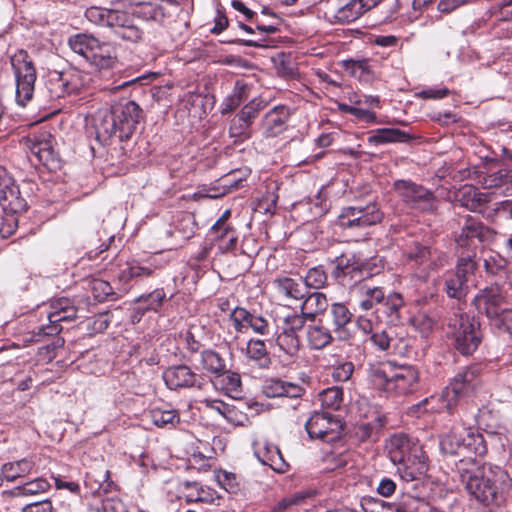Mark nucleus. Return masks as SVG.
Listing matches in <instances>:
<instances>
[{
    "label": "nucleus",
    "mask_w": 512,
    "mask_h": 512,
    "mask_svg": "<svg viewBox=\"0 0 512 512\" xmlns=\"http://www.w3.org/2000/svg\"><path fill=\"white\" fill-rule=\"evenodd\" d=\"M459 480L468 495L478 503L498 504L512 487V479L503 468L480 463L475 458L460 459L456 463Z\"/></svg>",
    "instance_id": "obj_1"
},
{
    "label": "nucleus",
    "mask_w": 512,
    "mask_h": 512,
    "mask_svg": "<svg viewBox=\"0 0 512 512\" xmlns=\"http://www.w3.org/2000/svg\"><path fill=\"white\" fill-rule=\"evenodd\" d=\"M142 118L143 110L135 101L121 99L112 104L109 112L96 122V139L104 146L116 140L127 141L136 132Z\"/></svg>",
    "instance_id": "obj_2"
},
{
    "label": "nucleus",
    "mask_w": 512,
    "mask_h": 512,
    "mask_svg": "<svg viewBox=\"0 0 512 512\" xmlns=\"http://www.w3.org/2000/svg\"><path fill=\"white\" fill-rule=\"evenodd\" d=\"M385 449L403 481L409 483L426 474L428 457L422 447L407 435L394 434L387 440Z\"/></svg>",
    "instance_id": "obj_3"
},
{
    "label": "nucleus",
    "mask_w": 512,
    "mask_h": 512,
    "mask_svg": "<svg viewBox=\"0 0 512 512\" xmlns=\"http://www.w3.org/2000/svg\"><path fill=\"white\" fill-rule=\"evenodd\" d=\"M85 18L94 25L110 28L114 36L123 41L136 43L143 38V30L124 11L91 6L85 11Z\"/></svg>",
    "instance_id": "obj_4"
},
{
    "label": "nucleus",
    "mask_w": 512,
    "mask_h": 512,
    "mask_svg": "<svg viewBox=\"0 0 512 512\" xmlns=\"http://www.w3.org/2000/svg\"><path fill=\"white\" fill-rule=\"evenodd\" d=\"M443 453L463 456L462 459L482 457L487 453L484 436L471 427L454 426L440 441Z\"/></svg>",
    "instance_id": "obj_5"
},
{
    "label": "nucleus",
    "mask_w": 512,
    "mask_h": 512,
    "mask_svg": "<svg viewBox=\"0 0 512 512\" xmlns=\"http://www.w3.org/2000/svg\"><path fill=\"white\" fill-rule=\"evenodd\" d=\"M454 348L462 355H472L482 342L480 323L465 313H456L448 324Z\"/></svg>",
    "instance_id": "obj_6"
},
{
    "label": "nucleus",
    "mask_w": 512,
    "mask_h": 512,
    "mask_svg": "<svg viewBox=\"0 0 512 512\" xmlns=\"http://www.w3.org/2000/svg\"><path fill=\"white\" fill-rule=\"evenodd\" d=\"M403 256L406 264L414 270V275L421 281H426L431 272L446 264L444 253L416 241L405 245Z\"/></svg>",
    "instance_id": "obj_7"
},
{
    "label": "nucleus",
    "mask_w": 512,
    "mask_h": 512,
    "mask_svg": "<svg viewBox=\"0 0 512 512\" xmlns=\"http://www.w3.org/2000/svg\"><path fill=\"white\" fill-rule=\"evenodd\" d=\"M10 62L16 82L15 101L19 106L25 107L34 95L36 68L28 52L23 49L15 52Z\"/></svg>",
    "instance_id": "obj_8"
},
{
    "label": "nucleus",
    "mask_w": 512,
    "mask_h": 512,
    "mask_svg": "<svg viewBox=\"0 0 512 512\" xmlns=\"http://www.w3.org/2000/svg\"><path fill=\"white\" fill-rule=\"evenodd\" d=\"M481 372L482 368L480 365H470L459 370L454 377L450 379L441 395L449 413L453 412L459 400L475 392L480 385Z\"/></svg>",
    "instance_id": "obj_9"
},
{
    "label": "nucleus",
    "mask_w": 512,
    "mask_h": 512,
    "mask_svg": "<svg viewBox=\"0 0 512 512\" xmlns=\"http://www.w3.org/2000/svg\"><path fill=\"white\" fill-rule=\"evenodd\" d=\"M493 235L494 231L480 220L466 216L460 228L453 233L455 253L476 256L478 248Z\"/></svg>",
    "instance_id": "obj_10"
},
{
    "label": "nucleus",
    "mask_w": 512,
    "mask_h": 512,
    "mask_svg": "<svg viewBox=\"0 0 512 512\" xmlns=\"http://www.w3.org/2000/svg\"><path fill=\"white\" fill-rule=\"evenodd\" d=\"M383 219V212L376 202L356 203L341 209L337 217V224L342 229L351 232H360L370 226L376 225Z\"/></svg>",
    "instance_id": "obj_11"
},
{
    "label": "nucleus",
    "mask_w": 512,
    "mask_h": 512,
    "mask_svg": "<svg viewBox=\"0 0 512 512\" xmlns=\"http://www.w3.org/2000/svg\"><path fill=\"white\" fill-rule=\"evenodd\" d=\"M394 187L402 201L412 209L421 212H434L438 201L434 193L422 185L409 180H398Z\"/></svg>",
    "instance_id": "obj_12"
},
{
    "label": "nucleus",
    "mask_w": 512,
    "mask_h": 512,
    "mask_svg": "<svg viewBox=\"0 0 512 512\" xmlns=\"http://www.w3.org/2000/svg\"><path fill=\"white\" fill-rule=\"evenodd\" d=\"M82 74L78 70L50 72L45 80L44 92L51 100L79 93L83 87Z\"/></svg>",
    "instance_id": "obj_13"
},
{
    "label": "nucleus",
    "mask_w": 512,
    "mask_h": 512,
    "mask_svg": "<svg viewBox=\"0 0 512 512\" xmlns=\"http://www.w3.org/2000/svg\"><path fill=\"white\" fill-rule=\"evenodd\" d=\"M305 428L311 439L331 442L339 437L342 424L338 417L329 412L315 411L306 421Z\"/></svg>",
    "instance_id": "obj_14"
},
{
    "label": "nucleus",
    "mask_w": 512,
    "mask_h": 512,
    "mask_svg": "<svg viewBox=\"0 0 512 512\" xmlns=\"http://www.w3.org/2000/svg\"><path fill=\"white\" fill-rule=\"evenodd\" d=\"M472 303L478 313L484 314L489 319L492 326L506 310V299L498 285L480 290Z\"/></svg>",
    "instance_id": "obj_15"
},
{
    "label": "nucleus",
    "mask_w": 512,
    "mask_h": 512,
    "mask_svg": "<svg viewBox=\"0 0 512 512\" xmlns=\"http://www.w3.org/2000/svg\"><path fill=\"white\" fill-rule=\"evenodd\" d=\"M0 206L6 214L4 222L0 226V235L6 238L13 234L16 229L17 218L14 215L25 212L27 209V201L18 185L7 191L6 196L0 201Z\"/></svg>",
    "instance_id": "obj_16"
},
{
    "label": "nucleus",
    "mask_w": 512,
    "mask_h": 512,
    "mask_svg": "<svg viewBox=\"0 0 512 512\" xmlns=\"http://www.w3.org/2000/svg\"><path fill=\"white\" fill-rule=\"evenodd\" d=\"M162 378L167 388L175 391L186 388L201 389L204 384V377L195 373L186 364L167 367L163 371Z\"/></svg>",
    "instance_id": "obj_17"
},
{
    "label": "nucleus",
    "mask_w": 512,
    "mask_h": 512,
    "mask_svg": "<svg viewBox=\"0 0 512 512\" xmlns=\"http://www.w3.org/2000/svg\"><path fill=\"white\" fill-rule=\"evenodd\" d=\"M54 138L48 131L34 133L27 138V145L37 160L49 168L58 162V155L53 147Z\"/></svg>",
    "instance_id": "obj_18"
},
{
    "label": "nucleus",
    "mask_w": 512,
    "mask_h": 512,
    "mask_svg": "<svg viewBox=\"0 0 512 512\" xmlns=\"http://www.w3.org/2000/svg\"><path fill=\"white\" fill-rule=\"evenodd\" d=\"M390 377L388 394L397 396L406 395L414 391L419 380L417 369L410 365L393 368Z\"/></svg>",
    "instance_id": "obj_19"
},
{
    "label": "nucleus",
    "mask_w": 512,
    "mask_h": 512,
    "mask_svg": "<svg viewBox=\"0 0 512 512\" xmlns=\"http://www.w3.org/2000/svg\"><path fill=\"white\" fill-rule=\"evenodd\" d=\"M405 302L403 296L398 292H390L386 294L385 300L379 304L374 312L379 322L387 325L396 326L401 323L402 310Z\"/></svg>",
    "instance_id": "obj_20"
},
{
    "label": "nucleus",
    "mask_w": 512,
    "mask_h": 512,
    "mask_svg": "<svg viewBox=\"0 0 512 512\" xmlns=\"http://www.w3.org/2000/svg\"><path fill=\"white\" fill-rule=\"evenodd\" d=\"M268 102L261 97H257L244 105L236 115L232 126L230 127L233 135L245 134L259 112L266 108Z\"/></svg>",
    "instance_id": "obj_21"
},
{
    "label": "nucleus",
    "mask_w": 512,
    "mask_h": 512,
    "mask_svg": "<svg viewBox=\"0 0 512 512\" xmlns=\"http://www.w3.org/2000/svg\"><path fill=\"white\" fill-rule=\"evenodd\" d=\"M289 117L290 111L288 107L284 105L275 106L262 119V134L266 138L277 137L287 129Z\"/></svg>",
    "instance_id": "obj_22"
},
{
    "label": "nucleus",
    "mask_w": 512,
    "mask_h": 512,
    "mask_svg": "<svg viewBox=\"0 0 512 512\" xmlns=\"http://www.w3.org/2000/svg\"><path fill=\"white\" fill-rule=\"evenodd\" d=\"M329 307L327 316L331 321L333 332L339 340H349L351 334L349 332L348 325L351 324L353 314L349 308L341 302H334L329 305Z\"/></svg>",
    "instance_id": "obj_23"
},
{
    "label": "nucleus",
    "mask_w": 512,
    "mask_h": 512,
    "mask_svg": "<svg viewBox=\"0 0 512 512\" xmlns=\"http://www.w3.org/2000/svg\"><path fill=\"white\" fill-rule=\"evenodd\" d=\"M457 201L461 206L472 212H481L485 205L490 202L491 194L480 192L474 186L464 185L456 194Z\"/></svg>",
    "instance_id": "obj_24"
},
{
    "label": "nucleus",
    "mask_w": 512,
    "mask_h": 512,
    "mask_svg": "<svg viewBox=\"0 0 512 512\" xmlns=\"http://www.w3.org/2000/svg\"><path fill=\"white\" fill-rule=\"evenodd\" d=\"M91 53L89 63L99 70L113 68L117 63L116 49L109 42L96 39Z\"/></svg>",
    "instance_id": "obj_25"
},
{
    "label": "nucleus",
    "mask_w": 512,
    "mask_h": 512,
    "mask_svg": "<svg viewBox=\"0 0 512 512\" xmlns=\"http://www.w3.org/2000/svg\"><path fill=\"white\" fill-rule=\"evenodd\" d=\"M342 68L351 77L362 83L370 84L376 79L373 65L368 59L343 60Z\"/></svg>",
    "instance_id": "obj_26"
},
{
    "label": "nucleus",
    "mask_w": 512,
    "mask_h": 512,
    "mask_svg": "<svg viewBox=\"0 0 512 512\" xmlns=\"http://www.w3.org/2000/svg\"><path fill=\"white\" fill-rule=\"evenodd\" d=\"M333 330L328 328L322 319L317 323L309 325L306 331L308 345L313 350H321L329 346L333 341Z\"/></svg>",
    "instance_id": "obj_27"
},
{
    "label": "nucleus",
    "mask_w": 512,
    "mask_h": 512,
    "mask_svg": "<svg viewBox=\"0 0 512 512\" xmlns=\"http://www.w3.org/2000/svg\"><path fill=\"white\" fill-rule=\"evenodd\" d=\"M500 413L491 402L478 408L475 415V421L478 429L484 430L488 434H496L500 427Z\"/></svg>",
    "instance_id": "obj_28"
},
{
    "label": "nucleus",
    "mask_w": 512,
    "mask_h": 512,
    "mask_svg": "<svg viewBox=\"0 0 512 512\" xmlns=\"http://www.w3.org/2000/svg\"><path fill=\"white\" fill-rule=\"evenodd\" d=\"M301 305V315L306 320L315 321L316 316L324 313L329 307V301L322 292H312L306 294Z\"/></svg>",
    "instance_id": "obj_29"
},
{
    "label": "nucleus",
    "mask_w": 512,
    "mask_h": 512,
    "mask_svg": "<svg viewBox=\"0 0 512 512\" xmlns=\"http://www.w3.org/2000/svg\"><path fill=\"white\" fill-rule=\"evenodd\" d=\"M133 15L147 22L162 25L167 17L165 8L158 2H137Z\"/></svg>",
    "instance_id": "obj_30"
},
{
    "label": "nucleus",
    "mask_w": 512,
    "mask_h": 512,
    "mask_svg": "<svg viewBox=\"0 0 512 512\" xmlns=\"http://www.w3.org/2000/svg\"><path fill=\"white\" fill-rule=\"evenodd\" d=\"M255 455L262 464L270 466L278 473H285L288 470V463L284 460L280 449L275 445L265 444L262 450L255 452Z\"/></svg>",
    "instance_id": "obj_31"
},
{
    "label": "nucleus",
    "mask_w": 512,
    "mask_h": 512,
    "mask_svg": "<svg viewBox=\"0 0 512 512\" xmlns=\"http://www.w3.org/2000/svg\"><path fill=\"white\" fill-rule=\"evenodd\" d=\"M277 292L286 299L300 300L303 299L307 290L302 281L290 277H278L274 280Z\"/></svg>",
    "instance_id": "obj_32"
},
{
    "label": "nucleus",
    "mask_w": 512,
    "mask_h": 512,
    "mask_svg": "<svg viewBox=\"0 0 512 512\" xmlns=\"http://www.w3.org/2000/svg\"><path fill=\"white\" fill-rule=\"evenodd\" d=\"M77 317V308L73 305L68 307L64 313L48 314L49 325L41 326L38 329V336H54L62 331L61 322L73 321Z\"/></svg>",
    "instance_id": "obj_33"
},
{
    "label": "nucleus",
    "mask_w": 512,
    "mask_h": 512,
    "mask_svg": "<svg viewBox=\"0 0 512 512\" xmlns=\"http://www.w3.org/2000/svg\"><path fill=\"white\" fill-rule=\"evenodd\" d=\"M392 372L393 367L390 362L387 364H370L368 378L376 389L388 393Z\"/></svg>",
    "instance_id": "obj_34"
},
{
    "label": "nucleus",
    "mask_w": 512,
    "mask_h": 512,
    "mask_svg": "<svg viewBox=\"0 0 512 512\" xmlns=\"http://www.w3.org/2000/svg\"><path fill=\"white\" fill-rule=\"evenodd\" d=\"M361 299L359 308L362 311H376L379 304L385 300L386 293L382 287L364 284L360 287Z\"/></svg>",
    "instance_id": "obj_35"
},
{
    "label": "nucleus",
    "mask_w": 512,
    "mask_h": 512,
    "mask_svg": "<svg viewBox=\"0 0 512 512\" xmlns=\"http://www.w3.org/2000/svg\"><path fill=\"white\" fill-rule=\"evenodd\" d=\"M248 97L249 86L246 83L237 80L234 84L231 93L224 98L221 104V113L225 115L234 111L245 100H247Z\"/></svg>",
    "instance_id": "obj_36"
},
{
    "label": "nucleus",
    "mask_w": 512,
    "mask_h": 512,
    "mask_svg": "<svg viewBox=\"0 0 512 512\" xmlns=\"http://www.w3.org/2000/svg\"><path fill=\"white\" fill-rule=\"evenodd\" d=\"M482 184L486 189H500L503 195H512V176L506 169L487 174L483 177Z\"/></svg>",
    "instance_id": "obj_37"
},
{
    "label": "nucleus",
    "mask_w": 512,
    "mask_h": 512,
    "mask_svg": "<svg viewBox=\"0 0 512 512\" xmlns=\"http://www.w3.org/2000/svg\"><path fill=\"white\" fill-rule=\"evenodd\" d=\"M153 271L154 269L151 265L132 260L127 262L125 267L121 269L118 280L120 283L126 285L133 279L150 277Z\"/></svg>",
    "instance_id": "obj_38"
},
{
    "label": "nucleus",
    "mask_w": 512,
    "mask_h": 512,
    "mask_svg": "<svg viewBox=\"0 0 512 512\" xmlns=\"http://www.w3.org/2000/svg\"><path fill=\"white\" fill-rule=\"evenodd\" d=\"M411 140V136L398 128H381L377 129L374 134L369 137L371 144L380 145L386 143H405Z\"/></svg>",
    "instance_id": "obj_39"
},
{
    "label": "nucleus",
    "mask_w": 512,
    "mask_h": 512,
    "mask_svg": "<svg viewBox=\"0 0 512 512\" xmlns=\"http://www.w3.org/2000/svg\"><path fill=\"white\" fill-rule=\"evenodd\" d=\"M96 37L88 33H78L72 35L68 39V45L71 50L78 55L82 56L89 62L92 55V49L96 45Z\"/></svg>",
    "instance_id": "obj_40"
},
{
    "label": "nucleus",
    "mask_w": 512,
    "mask_h": 512,
    "mask_svg": "<svg viewBox=\"0 0 512 512\" xmlns=\"http://www.w3.org/2000/svg\"><path fill=\"white\" fill-rule=\"evenodd\" d=\"M200 363L203 370L217 377L223 376L226 373L225 360L218 352L212 349L201 352Z\"/></svg>",
    "instance_id": "obj_41"
},
{
    "label": "nucleus",
    "mask_w": 512,
    "mask_h": 512,
    "mask_svg": "<svg viewBox=\"0 0 512 512\" xmlns=\"http://www.w3.org/2000/svg\"><path fill=\"white\" fill-rule=\"evenodd\" d=\"M369 340L376 350L401 355L407 354V351H402L398 348L396 338L392 337L386 330H375L370 335Z\"/></svg>",
    "instance_id": "obj_42"
},
{
    "label": "nucleus",
    "mask_w": 512,
    "mask_h": 512,
    "mask_svg": "<svg viewBox=\"0 0 512 512\" xmlns=\"http://www.w3.org/2000/svg\"><path fill=\"white\" fill-rule=\"evenodd\" d=\"M246 356L262 369L268 368L271 363L266 345L264 341L259 339H251L247 343Z\"/></svg>",
    "instance_id": "obj_43"
},
{
    "label": "nucleus",
    "mask_w": 512,
    "mask_h": 512,
    "mask_svg": "<svg viewBox=\"0 0 512 512\" xmlns=\"http://www.w3.org/2000/svg\"><path fill=\"white\" fill-rule=\"evenodd\" d=\"M34 468V462L29 459H21L15 462L5 463L1 468V475L7 481L28 475Z\"/></svg>",
    "instance_id": "obj_44"
},
{
    "label": "nucleus",
    "mask_w": 512,
    "mask_h": 512,
    "mask_svg": "<svg viewBox=\"0 0 512 512\" xmlns=\"http://www.w3.org/2000/svg\"><path fill=\"white\" fill-rule=\"evenodd\" d=\"M335 268L333 270V276L340 278L353 271L362 269V262L353 253H343L336 257L334 260Z\"/></svg>",
    "instance_id": "obj_45"
},
{
    "label": "nucleus",
    "mask_w": 512,
    "mask_h": 512,
    "mask_svg": "<svg viewBox=\"0 0 512 512\" xmlns=\"http://www.w3.org/2000/svg\"><path fill=\"white\" fill-rule=\"evenodd\" d=\"M444 291L448 297L461 301L467 296L468 284L449 271L445 274Z\"/></svg>",
    "instance_id": "obj_46"
},
{
    "label": "nucleus",
    "mask_w": 512,
    "mask_h": 512,
    "mask_svg": "<svg viewBox=\"0 0 512 512\" xmlns=\"http://www.w3.org/2000/svg\"><path fill=\"white\" fill-rule=\"evenodd\" d=\"M362 15L361 5H359L357 0H350L333 12L335 22L340 24L351 23Z\"/></svg>",
    "instance_id": "obj_47"
},
{
    "label": "nucleus",
    "mask_w": 512,
    "mask_h": 512,
    "mask_svg": "<svg viewBox=\"0 0 512 512\" xmlns=\"http://www.w3.org/2000/svg\"><path fill=\"white\" fill-rule=\"evenodd\" d=\"M50 488L49 482L44 478H37L35 480L24 483L23 485L13 488L11 494L14 497L33 496L45 492Z\"/></svg>",
    "instance_id": "obj_48"
},
{
    "label": "nucleus",
    "mask_w": 512,
    "mask_h": 512,
    "mask_svg": "<svg viewBox=\"0 0 512 512\" xmlns=\"http://www.w3.org/2000/svg\"><path fill=\"white\" fill-rule=\"evenodd\" d=\"M507 260L500 256H489L484 260V268L487 274L497 277L499 280L508 278L509 270Z\"/></svg>",
    "instance_id": "obj_49"
},
{
    "label": "nucleus",
    "mask_w": 512,
    "mask_h": 512,
    "mask_svg": "<svg viewBox=\"0 0 512 512\" xmlns=\"http://www.w3.org/2000/svg\"><path fill=\"white\" fill-rule=\"evenodd\" d=\"M166 300V293L163 289H155L149 294L141 295L135 299V303L142 305L147 312H158Z\"/></svg>",
    "instance_id": "obj_50"
},
{
    "label": "nucleus",
    "mask_w": 512,
    "mask_h": 512,
    "mask_svg": "<svg viewBox=\"0 0 512 512\" xmlns=\"http://www.w3.org/2000/svg\"><path fill=\"white\" fill-rule=\"evenodd\" d=\"M458 261L454 271H450L454 275L460 276V279L468 282V278L474 274L477 268L476 256L468 254H456Z\"/></svg>",
    "instance_id": "obj_51"
},
{
    "label": "nucleus",
    "mask_w": 512,
    "mask_h": 512,
    "mask_svg": "<svg viewBox=\"0 0 512 512\" xmlns=\"http://www.w3.org/2000/svg\"><path fill=\"white\" fill-rule=\"evenodd\" d=\"M319 401L323 408L337 410L343 401V390L340 387L333 386L323 390L319 394Z\"/></svg>",
    "instance_id": "obj_52"
},
{
    "label": "nucleus",
    "mask_w": 512,
    "mask_h": 512,
    "mask_svg": "<svg viewBox=\"0 0 512 512\" xmlns=\"http://www.w3.org/2000/svg\"><path fill=\"white\" fill-rule=\"evenodd\" d=\"M151 420L157 427H174L180 421V416L176 410L153 409L151 411Z\"/></svg>",
    "instance_id": "obj_53"
},
{
    "label": "nucleus",
    "mask_w": 512,
    "mask_h": 512,
    "mask_svg": "<svg viewBox=\"0 0 512 512\" xmlns=\"http://www.w3.org/2000/svg\"><path fill=\"white\" fill-rule=\"evenodd\" d=\"M305 322V316L292 313L283 318L280 330L286 334L298 336V333L304 328Z\"/></svg>",
    "instance_id": "obj_54"
},
{
    "label": "nucleus",
    "mask_w": 512,
    "mask_h": 512,
    "mask_svg": "<svg viewBox=\"0 0 512 512\" xmlns=\"http://www.w3.org/2000/svg\"><path fill=\"white\" fill-rule=\"evenodd\" d=\"M200 403L206 408L216 411L228 421H233V416L236 414L234 406H231L219 399L204 398Z\"/></svg>",
    "instance_id": "obj_55"
},
{
    "label": "nucleus",
    "mask_w": 512,
    "mask_h": 512,
    "mask_svg": "<svg viewBox=\"0 0 512 512\" xmlns=\"http://www.w3.org/2000/svg\"><path fill=\"white\" fill-rule=\"evenodd\" d=\"M276 343L281 350L290 356L296 355L301 346L299 336L286 334L282 331L277 335Z\"/></svg>",
    "instance_id": "obj_56"
},
{
    "label": "nucleus",
    "mask_w": 512,
    "mask_h": 512,
    "mask_svg": "<svg viewBox=\"0 0 512 512\" xmlns=\"http://www.w3.org/2000/svg\"><path fill=\"white\" fill-rule=\"evenodd\" d=\"M253 313L242 307H236L230 314V320L235 330L244 333L250 328Z\"/></svg>",
    "instance_id": "obj_57"
},
{
    "label": "nucleus",
    "mask_w": 512,
    "mask_h": 512,
    "mask_svg": "<svg viewBox=\"0 0 512 512\" xmlns=\"http://www.w3.org/2000/svg\"><path fill=\"white\" fill-rule=\"evenodd\" d=\"M90 289L94 298L99 302L108 300L109 298L115 299V293L111 284L105 280L92 279L90 281Z\"/></svg>",
    "instance_id": "obj_58"
},
{
    "label": "nucleus",
    "mask_w": 512,
    "mask_h": 512,
    "mask_svg": "<svg viewBox=\"0 0 512 512\" xmlns=\"http://www.w3.org/2000/svg\"><path fill=\"white\" fill-rule=\"evenodd\" d=\"M327 283V274L321 266L309 269L305 278L304 286L307 288L320 289Z\"/></svg>",
    "instance_id": "obj_59"
},
{
    "label": "nucleus",
    "mask_w": 512,
    "mask_h": 512,
    "mask_svg": "<svg viewBox=\"0 0 512 512\" xmlns=\"http://www.w3.org/2000/svg\"><path fill=\"white\" fill-rule=\"evenodd\" d=\"M436 320L426 312H419L411 318V324L422 335H428L434 328Z\"/></svg>",
    "instance_id": "obj_60"
},
{
    "label": "nucleus",
    "mask_w": 512,
    "mask_h": 512,
    "mask_svg": "<svg viewBox=\"0 0 512 512\" xmlns=\"http://www.w3.org/2000/svg\"><path fill=\"white\" fill-rule=\"evenodd\" d=\"M217 483L228 493H236L239 490V484L236 475L227 471H218L215 475Z\"/></svg>",
    "instance_id": "obj_61"
},
{
    "label": "nucleus",
    "mask_w": 512,
    "mask_h": 512,
    "mask_svg": "<svg viewBox=\"0 0 512 512\" xmlns=\"http://www.w3.org/2000/svg\"><path fill=\"white\" fill-rule=\"evenodd\" d=\"M354 372V364L350 361L340 362L332 368L331 376L335 382L350 380Z\"/></svg>",
    "instance_id": "obj_62"
},
{
    "label": "nucleus",
    "mask_w": 512,
    "mask_h": 512,
    "mask_svg": "<svg viewBox=\"0 0 512 512\" xmlns=\"http://www.w3.org/2000/svg\"><path fill=\"white\" fill-rule=\"evenodd\" d=\"M284 386L285 381L278 378H272L267 380L263 385V393L268 398L283 397L285 391Z\"/></svg>",
    "instance_id": "obj_63"
},
{
    "label": "nucleus",
    "mask_w": 512,
    "mask_h": 512,
    "mask_svg": "<svg viewBox=\"0 0 512 512\" xmlns=\"http://www.w3.org/2000/svg\"><path fill=\"white\" fill-rule=\"evenodd\" d=\"M419 498L403 492L397 501L398 510L396 512H417Z\"/></svg>",
    "instance_id": "obj_64"
}]
</instances>
